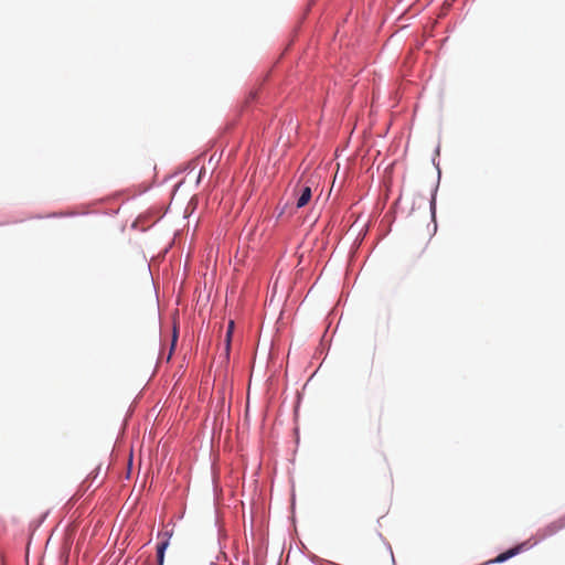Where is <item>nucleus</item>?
Returning <instances> with one entry per match:
<instances>
[{"label":"nucleus","instance_id":"f257e3e1","mask_svg":"<svg viewBox=\"0 0 565 565\" xmlns=\"http://www.w3.org/2000/svg\"><path fill=\"white\" fill-rule=\"evenodd\" d=\"M565 527V514L551 522L542 530L543 537L553 535Z\"/></svg>","mask_w":565,"mask_h":565},{"label":"nucleus","instance_id":"f03ea898","mask_svg":"<svg viewBox=\"0 0 565 565\" xmlns=\"http://www.w3.org/2000/svg\"><path fill=\"white\" fill-rule=\"evenodd\" d=\"M164 537L166 539L160 544H158V546H157V561H158V565H163L164 552H166V548L169 545V534L164 533Z\"/></svg>","mask_w":565,"mask_h":565},{"label":"nucleus","instance_id":"7ed1b4c3","mask_svg":"<svg viewBox=\"0 0 565 565\" xmlns=\"http://www.w3.org/2000/svg\"><path fill=\"white\" fill-rule=\"evenodd\" d=\"M311 199V189L309 186H303L300 190V195L297 200V207H303L306 206Z\"/></svg>","mask_w":565,"mask_h":565},{"label":"nucleus","instance_id":"20e7f679","mask_svg":"<svg viewBox=\"0 0 565 565\" xmlns=\"http://www.w3.org/2000/svg\"><path fill=\"white\" fill-rule=\"evenodd\" d=\"M522 546H516L514 548H510L508 550L507 552L504 553H501L500 555L497 556L495 561L497 563H502V562H505L507 559L511 558L512 556L516 555L520 550H521Z\"/></svg>","mask_w":565,"mask_h":565},{"label":"nucleus","instance_id":"39448f33","mask_svg":"<svg viewBox=\"0 0 565 565\" xmlns=\"http://www.w3.org/2000/svg\"><path fill=\"white\" fill-rule=\"evenodd\" d=\"M233 331H234V321L231 320L227 326L226 338H225V351H226L227 355L230 353L231 339H232Z\"/></svg>","mask_w":565,"mask_h":565},{"label":"nucleus","instance_id":"423d86ee","mask_svg":"<svg viewBox=\"0 0 565 565\" xmlns=\"http://www.w3.org/2000/svg\"><path fill=\"white\" fill-rule=\"evenodd\" d=\"M177 340H178V332H177V328L174 327V329H173V337H172L171 350H170V353H169L168 359H170V358H171V354H172L173 348H174V345H175V343H177Z\"/></svg>","mask_w":565,"mask_h":565}]
</instances>
